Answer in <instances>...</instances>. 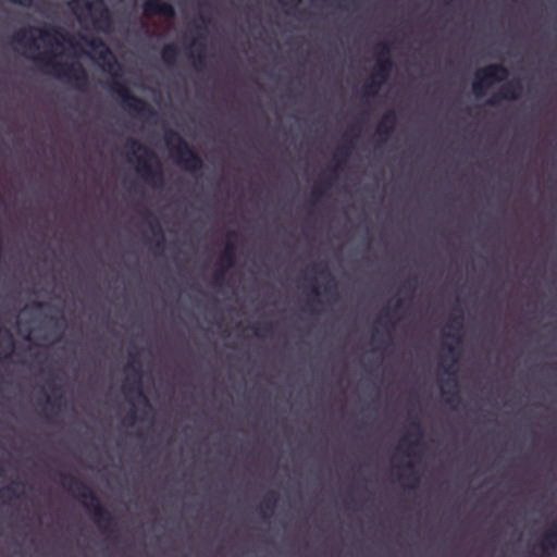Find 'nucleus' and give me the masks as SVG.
I'll list each match as a JSON object with an SVG mask.
<instances>
[{
	"mask_svg": "<svg viewBox=\"0 0 557 557\" xmlns=\"http://www.w3.org/2000/svg\"><path fill=\"white\" fill-rule=\"evenodd\" d=\"M84 39L86 45L96 51L99 59L103 61V70L111 73L112 79L108 83V88L120 99L123 108L133 115L145 120H150L156 116L157 113L154 109L144 99L133 95L127 85L119 79L121 76V66L106 42L97 37Z\"/></svg>",
	"mask_w": 557,
	"mask_h": 557,
	"instance_id": "obj_1",
	"label": "nucleus"
},
{
	"mask_svg": "<svg viewBox=\"0 0 557 557\" xmlns=\"http://www.w3.org/2000/svg\"><path fill=\"white\" fill-rule=\"evenodd\" d=\"M60 476L63 486L92 515L98 528L104 533H113L115 531L114 517L102 506L91 487L74 475L61 473Z\"/></svg>",
	"mask_w": 557,
	"mask_h": 557,
	"instance_id": "obj_2",
	"label": "nucleus"
},
{
	"mask_svg": "<svg viewBox=\"0 0 557 557\" xmlns=\"http://www.w3.org/2000/svg\"><path fill=\"white\" fill-rule=\"evenodd\" d=\"M36 64L48 69V72L54 77L65 82L73 88L86 90L89 79L85 67L79 63H62L57 61V55L52 51H44L34 57Z\"/></svg>",
	"mask_w": 557,
	"mask_h": 557,
	"instance_id": "obj_3",
	"label": "nucleus"
},
{
	"mask_svg": "<svg viewBox=\"0 0 557 557\" xmlns=\"http://www.w3.org/2000/svg\"><path fill=\"white\" fill-rule=\"evenodd\" d=\"M72 12L81 24L89 22L96 30L110 32L113 26V17L104 0H72L69 3Z\"/></svg>",
	"mask_w": 557,
	"mask_h": 557,
	"instance_id": "obj_4",
	"label": "nucleus"
},
{
	"mask_svg": "<svg viewBox=\"0 0 557 557\" xmlns=\"http://www.w3.org/2000/svg\"><path fill=\"white\" fill-rule=\"evenodd\" d=\"M166 147L174 162L184 171L196 173L203 169L202 158L175 131L168 129L164 135Z\"/></svg>",
	"mask_w": 557,
	"mask_h": 557,
	"instance_id": "obj_5",
	"label": "nucleus"
},
{
	"mask_svg": "<svg viewBox=\"0 0 557 557\" xmlns=\"http://www.w3.org/2000/svg\"><path fill=\"white\" fill-rule=\"evenodd\" d=\"M127 145L132 148L134 154L138 151L143 152L141 156L137 157V172L140 177L151 186H162L164 177L157 153L136 139H129Z\"/></svg>",
	"mask_w": 557,
	"mask_h": 557,
	"instance_id": "obj_6",
	"label": "nucleus"
},
{
	"mask_svg": "<svg viewBox=\"0 0 557 557\" xmlns=\"http://www.w3.org/2000/svg\"><path fill=\"white\" fill-rule=\"evenodd\" d=\"M34 33H38L39 37L44 41H54L55 44H59L60 40H63L74 46L72 41V36L64 32L62 28L53 25H50L45 28H22L13 36V41L32 50L37 49L38 46Z\"/></svg>",
	"mask_w": 557,
	"mask_h": 557,
	"instance_id": "obj_7",
	"label": "nucleus"
},
{
	"mask_svg": "<svg viewBox=\"0 0 557 557\" xmlns=\"http://www.w3.org/2000/svg\"><path fill=\"white\" fill-rule=\"evenodd\" d=\"M509 75L508 69L500 64H490L475 72L472 91L475 97H482L496 83L504 82Z\"/></svg>",
	"mask_w": 557,
	"mask_h": 557,
	"instance_id": "obj_8",
	"label": "nucleus"
},
{
	"mask_svg": "<svg viewBox=\"0 0 557 557\" xmlns=\"http://www.w3.org/2000/svg\"><path fill=\"white\" fill-rule=\"evenodd\" d=\"M131 360L127 362L125 370L133 375L123 384V392L126 396L135 394L146 406H150L147 396L143 389L141 368L136 356L129 354Z\"/></svg>",
	"mask_w": 557,
	"mask_h": 557,
	"instance_id": "obj_9",
	"label": "nucleus"
},
{
	"mask_svg": "<svg viewBox=\"0 0 557 557\" xmlns=\"http://www.w3.org/2000/svg\"><path fill=\"white\" fill-rule=\"evenodd\" d=\"M522 91L520 81H510L503 85L499 90L487 100V104L496 106L500 100H516Z\"/></svg>",
	"mask_w": 557,
	"mask_h": 557,
	"instance_id": "obj_10",
	"label": "nucleus"
},
{
	"mask_svg": "<svg viewBox=\"0 0 557 557\" xmlns=\"http://www.w3.org/2000/svg\"><path fill=\"white\" fill-rule=\"evenodd\" d=\"M144 14L147 16L161 15L172 20L175 17V9L170 2L161 0H146L143 4Z\"/></svg>",
	"mask_w": 557,
	"mask_h": 557,
	"instance_id": "obj_11",
	"label": "nucleus"
},
{
	"mask_svg": "<svg viewBox=\"0 0 557 557\" xmlns=\"http://www.w3.org/2000/svg\"><path fill=\"white\" fill-rule=\"evenodd\" d=\"M205 36L199 34L190 45L188 53L189 59L193 60V65L196 71H202L206 66V44Z\"/></svg>",
	"mask_w": 557,
	"mask_h": 557,
	"instance_id": "obj_12",
	"label": "nucleus"
},
{
	"mask_svg": "<svg viewBox=\"0 0 557 557\" xmlns=\"http://www.w3.org/2000/svg\"><path fill=\"white\" fill-rule=\"evenodd\" d=\"M542 557H550L557 548V520L545 531L540 542Z\"/></svg>",
	"mask_w": 557,
	"mask_h": 557,
	"instance_id": "obj_13",
	"label": "nucleus"
},
{
	"mask_svg": "<svg viewBox=\"0 0 557 557\" xmlns=\"http://www.w3.org/2000/svg\"><path fill=\"white\" fill-rule=\"evenodd\" d=\"M396 124V114L394 111H387L381 117L376 127V135L380 143H385L387 138L393 134Z\"/></svg>",
	"mask_w": 557,
	"mask_h": 557,
	"instance_id": "obj_14",
	"label": "nucleus"
},
{
	"mask_svg": "<svg viewBox=\"0 0 557 557\" xmlns=\"http://www.w3.org/2000/svg\"><path fill=\"white\" fill-rule=\"evenodd\" d=\"M145 218L150 226L152 234L157 237L154 244L156 249L163 251L165 248V237L161 225L152 219V214L149 211L145 212Z\"/></svg>",
	"mask_w": 557,
	"mask_h": 557,
	"instance_id": "obj_15",
	"label": "nucleus"
},
{
	"mask_svg": "<svg viewBox=\"0 0 557 557\" xmlns=\"http://www.w3.org/2000/svg\"><path fill=\"white\" fill-rule=\"evenodd\" d=\"M394 66L392 59H376V65L372 73L373 78H377L381 82H385Z\"/></svg>",
	"mask_w": 557,
	"mask_h": 557,
	"instance_id": "obj_16",
	"label": "nucleus"
},
{
	"mask_svg": "<svg viewBox=\"0 0 557 557\" xmlns=\"http://www.w3.org/2000/svg\"><path fill=\"white\" fill-rule=\"evenodd\" d=\"M235 261H236L235 246L233 243L227 242L224 250L222 251V253L220 256L219 265L228 270L230 268L234 267Z\"/></svg>",
	"mask_w": 557,
	"mask_h": 557,
	"instance_id": "obj_17",
	"label": "nucleus"
},
{
	"mask_svg": "<svg viewBox=\"0 0 557 557\" xmlns=\"http://www.w3.org/2000/svg\"><path fill=\"white\" fill-rule=\"evenodd\" d=\"M161 60L162 62L172 67L176 64V60L178 57V48L174 44H168L161 49Z\"/></svg>",
	"mask_w": 557,
	"mask_h": 557,
	"instance_id": "obj_18",
	"label": "nucleus"
},
{
	"mask_svg": "<svg viewBox=\"0 0 557 557\" xmlns=\"http://www.w3.org/2000/svg\"><path fill=\"white\" fill-rule=\"evenodd\" d=\"M277 494L274 491L268 492L262 504L260 505V511L263 518L268 517V512L273 513L277 504Z\"/></svg>",
	"mask_w": 557,
	"mask_h": 557,
	"instance_id": "obj_19",
	"label": "nucleus"
},
{
	"mask_svg": "<svg viewBox=\"0 0 557 557\" xmlns=\"http://www.w3.org/2000/svg\"><path fill=\"white\" fill-rule=\"evenodd\" d=\"M319 275L326 281L325 292L332 294L336 287L335 280L326 265L314 268Z\"/></svg>",
	"mask_w": 557,
	"mask_h": 557,
	"instance_id": "obj_20",
	"label": "nucleus"
},
{
	"mask_svg": "<svg viewBox=\"0 0 557 557\" xmlns=\"http://www.w3.org/2000/svg\"><path fill=\"white\" fill-rule=\"evenodd\" d=\"M350 154V147L346 145H342L337 148L336 153L334 154L333 160L335 161V168L333 169V172L335 170L341 169L342 165L346 162Z\"/></svg>",
	"mask_w": 557,
	"mask_h": 557,
	"instance_id": "obj_21",
	"label": "nucleus"
},
{
	"mask_svg": "<svg viewBox=\"0 0 557 557\" xmlns=\"http://www.w3.org/2000/svg\"><path fill=\"white\" fill-rule=\"evenodd\" d=\"M382 84L383 82L377 78H373V75H371L370 81L363 85L362 91L366 96H375Z\"/></svg>",
	"mask_w": 557,
	"mask_h": 557,
	"instance_id": "obj_22",
	"label": "nucleus"
},
{
	"mask_svg": "<svg viewBox=\"0 0 557 557\" xmlns=\"http://www.w3.org/2000/svg\"><path fill=\"white\" fill-rule=\"evenodd\" d=\"M453 382V385H454V389L453 391H448V389H442V393L443 395L445 396V403L453 406L454 404H457L459 403L460 400V397H459V394H458V389H457V382L455 379L451 380Z\"/></svg>",
	"mask_w": 557,
	"mask_h": 557,
	"instance_id": "obj_23",
	"label": "nucleus"
},
{
	"mask_svg": "<svg viewBox=\"0 0 557 557\" xmlns=\"http://www.w3.org/2000/svg\"><path fill=\"white\" fill-rule=\"evenodd\" d=\"M332 185L331 178L324 181L323 183L315 185L311 190V196L314 201L320 200L326 194V189Z\"/></svg>",
	"mask_w": 557,
	"mask_h": 557,
	"instance_id": "obj_24",
	"label": "nucleus"
},
{
	"mask_svg": "<svg viewBox=\"0 0 557 557\" xmlns=\"http://www.w3.org/2000/svg\"><path fill=\"white\" fill-rule=\"evenodd\" d=\"M375 58L376 59H391V47L387 42L385 41H380L376 46H375Z\"/></svg>",
	"mask_w": 557,
	"mask_h": 557,
	"instance_id": "obj_25",
	"label": "nucleus"
},
{
	"mask_svg": "<svg viewBox=\"0 0 557 557\" xmlns=\"http://www.w3.org/2000/svg\"><path fill=\"white\" fill-rule=\"evenodd\" d=\"M257 337H263L273 333V324L265 323L261 326L253 324L250 326Z\"/></svg>",
	"mask_w": 557,
	"mask_h": 557,
	"instance_id": "obj_26",
	"label": "nucleus"
},
{
	"mask_svg": "<svg viewBox=\"0 0 557 557\" xmlns=\"http://www.w3.org/2000/svg\"><path fill=\"white\" fill-rule=\"evenodd\" d=\"M226 271H227V269L220 267V265L218 267V269L215 270V272L212 276L211 283H212L213 287H221L223 285Z\"/></svg>",
	"mask_w": 557,
	"mask_h": 557,
	"instance_id": "obj_27",
	"label": "nucleus"
},
{
	"mask_svg": "<svg viewBox=\"0 0 557 557\" xmlns=\"http://www.w3.org/2000/svg\"><path fill=\"white\" fill-rule=\"evenodd\" d=\"M23 486V483L21 482H12L10 485L5 486L3 488L4 492L9 493L12 496H17L16 488Z\"/></svg>",
	"mask_w": 557,
	"mask_h": 557,
	"instance_id": "obj_28",
	"label": "nucleus"
},
{
	"mask_svg": "<svg viewBox=\"0 0 557 557\" xmlns=\"http://www.w3.org/2000/svg\"><path fill=\"white\" fill-rule=\"evenodd\" d=\"M450 327H454L456 330L462 329V317H454L451 318V323L449 324Z\"/></svg>",
	"mask_w": 557,
	"mask_h": 557,
	"instance_id": "obj_29",
	"label": "nucleus"
},
{
	"mask_svg": "<svg viewBox=\"0 0 557 557\" xmlns=\"http://www.w3.org/2000/svg\"><path fill=\"white\" fill-rule=\"evenodd\" d=\"M416 286H417V281L416 278H410L408 280L405 284H404V289L406 290H409V292H414L416 289Z\"/></svg>",
	"mask_w": 557,
	"mask_h": 557,
	"instance_id": "obj_30",
	"label": "nucleus"
},
{
	"mask_svg": "<svg viewBox=\"0 0 557 557\" xmlns=\"http://www.w3.org/2000/svg\"><path fill=\"white\" fill-rule=\"evenodd\" d=\"M135 421H136V412H135V410H132V411H131L129 413H127V416L125 417L124 422H125L126 424L132 425V424H134V422H135Z\"/></svg>",
	"mask_w": 557,
	"mask_h": 557,
	"instance_id": "obj_31",
	"label": "nucleus"
},
{
	"mask_svg": "<svg viewBox=\"0 0 557 557\" xmlns=\"http://www.w3.org/2000/svg\"><path fill=\"white\" fill-rule=\"evenodd\" d=\"M60 401H61V396H57L53 398L47 397V403L50 404L54 408H60Z\"/></svg>",
	"mask_w": 557,
	"mask_h": 557,
	"instance_id": "obj_32",
	"label": "nucleus"
},
{
	"mask_svg": "<svg viewBox=\"0 0 557 557\" xmlns=\"http://www.w3.org/2000/svg\"><path fill=\"white\" fill-rule=\"evenodd\" d=\"M411 429L414 431V435H416L418 438H420V437H421V435H422V432H421V426H420L419 422L413 421V422L411 423Z\"/></svg>",
	"mask_w": 557,
	"mask_h": 557,
	"instance_id": "obj_33",
	"label": "nucleus"
},
{
	"mask_svg": "<svg viewBox=\"0 0 557 557\" xmlns=\"http://www.w3.org/2000/svg\"><path fill=\"white\" fill-rule=\"evenodd\" d=\"M12 3L20 4L25 8H30L33 5V0H10Z\"/></svg>",
	"mask_w": 557,
	"mask_h": 557,
	"instance_id": "obj_34",
	"label": "nucleus"
},
{
	"mask_svg": "<svg viewBox=\"0 0 557 557\" xmlns=\"http://www.w3.org/2000/svg\"><path fill=\"white\" fill-rule=\"evenodd\" d=\"M403 304H404V301L401 299H398L396 301V304L393 306V308L391 309V312L396 313L397 311H399L403 308Z\"/></svg>",
	"mask_w": 557,
	"mask_h": 557,
	"instance_id": "obj_35",
	"label": "nucleus"
},
{
	"mask_svg": "<svg viewBox=\"0 0 557 557\" xmlns=\"http://www.w3.org/2000/svg\"><path fill=\"white\" fill-rule=\"evenodd\" d=\"M46 306H47V304H45V302H42V301H35V302H33V307H34L35 309H42V308H44V307H46Z\"/></svg>",
	"mask_w": 557,
	"mask_h": 557,
	"instance_id": "obj_36",
	"label": "nucleus"
},
{
	"mask_svg": "<svg viewBox=\"0 0 557 557\" xmlns=\"http://www.w3.org/2000/svg\"><path fill=\"white\" fill-rule=\"evenodd\" d=\"M281 2L283 4H293L294 7H296L297 4H299L300 0H289V1H283L281 0Z\"/></svg>",
	"mask_w": 557,
	"mask_h": 557,
	"instance_id": "obj_37",
	"label": "nucleus"
},
{
	"mask_svg": "<svg viewBox=\"0 0 557 557\" xmlns=\"http://www.w3.org/2000/svg\"><path fill=\"white\" fill-rule=\"evenodd\" d=\"M446 337H447V338H453V339H455L457 343H459V342H460V337H459V336H456V335H454V334H451V333H447V334H446Z\"/></svg>",
	"mask_w": 557,
	"mask_h": 557,
	"instance_id": "obj_38",
	"label": "nucleus"
},
{
	"mask_svg": "<svg viewBox=\"0 0 557 557\" xmlns=\"http://www.w3.org/2000/svg\"><path fill=\"white\" fill-rule=\"evenodd\" d=\"M411 476L413 478L414 483H413L412 485H410L409 487H410V488H416V487H417V484H418V482H419V478H418V476H416V475H413V474H412Z\"/></svg>",
	"mask_w": 557,
	"mask_h": 557,
	"instance_id": "obj_39",
	"label": "nucleus"
},
{
	"mask_svg": "<svg viewBox=\"0 0 557 557\" xmlns=\"http://www.w3.org/2000/svg\"><path fill=\"white\" fill-rule=\"evenodd\" d=\"M311 292H312V294H313V295H315V296H318V295H319V289H318L315 286H313V287H312Z\"/></svg>",
	"mask_w": 557,
	"mask_h": 557,
	"instance_id": "obj_40",
	"label": "nucleus"
},
{
	"mask_svg": "<svg viewBox=\"0 0 557 557\" xmlns=\"http://www.w3.org/2000/svg\"><path fill=\"white\" fill-rule=\"evenodd\" d=\"M227 236L228 237H236L237 233L236 232H228Z\"/></svg>",
	"mask_w": 557,
	"mask_h": 557,
	"instance_id": "obj_41",
	"label": "nucleus"
},
{
	"mask_svg": "<svg viewBox=\"0 0 557 557\" xmlns=\"http://www.w3.org/2000/svg\"><path fill=\"white\" fill-rule=\"evenodd\" d=\"M447 350H448L449 352H451V354H453V352H454V347H453V346H450V345H448V346H447Z\"/></svg>",
	"mask_w": 557,
	"mask_h": 557,
	"instance_id": "obj_42",
	"label": "nucleus"
},
{
	"mask_svg": "<svg viewBox=\"0 0 557 557\" xmlns=\"http://www.w3.org/2000/svg\"><path fill=\"white\" fill-rule=\"evenodd\" d=\"M406 468H407V469H412V468H413V465H412L411 462H408V463L406 465Z\"/></svg>",
	"mask_w": 557,
	"mask_h": 557,
	"instance_id": "obj_43",
	"label": "nucleus"
},
{
	"mask_svg": "<svg viewBox=\"0 0 557 557\" xmlns=\"http://www.w3.org/2000/svg\"><path fill=\"white\" fill-rule=\"evenodd\" d=\"M450 368H451V367H447V368H445V369H444V371H445L446 373H453V372L450 371Z\"/></svg>",
	"mask_w": 557,
	"mask_h": 557,
	"instance_id": "obj_44",
	"label": "nucleus"
},
{
	"mask_svg": "<svg viewBox=\"0 0 557 557\" xmlns=\"http://www.w3.org/2000/svg\"><path fill=\"white\" fill-rule=\"evenodd\" d=\"M417 445H419V442H418V441H417V442H412V443L410 444V446H417Z\"/></svg>",
	"mask_w": 557,
	"mask_h": 557,
	"instance_id": "obj_45",
	"label": "nucleus"
}]
</instances>
